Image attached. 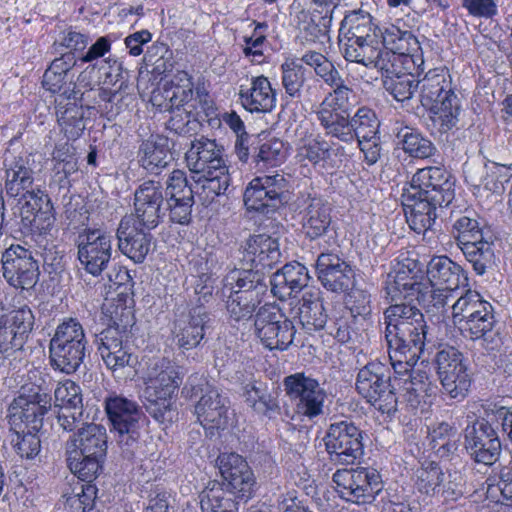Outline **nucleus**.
I'll use <instances>...</instances> for the list:
<instances>
[{"label": "nucleus", "mask_w": 512, "mask_h": 512, "mask_svg": "<svg viewBox=\"0 0 512 512\" xmlns=\"http://www.w3.org/2000/svg\"><path fill=\"white\" fill-rule=\"evenodd\" d=\"M269 227L271 233L250 234L240 243L242 267H234L222 280L226 309L230 318L236 322L253 318L268 293L267 276L281 261L279 235L284 226L281 222L263 224V229Z\"/></svg>", "instance_id": "nucleus-1"}, {"label": "nucleus", "mask_w": 512, "mask_h": 512, "mask_svg": "<svg viewBox=\"0 0 512 512\" xmlns=\"http://www.w3.org/2000/svg\"><path fill=\"white\" fill-rule=\"evenodd\" d=\"M384 336L392 364L394 381L411 384L418 361L429 363L435 343L429 338V326L421 309L396 306L384 313Z\"/></svg>", "instance_id": "nucleus-2"}, {"label": "nucleus", "mask_w": 512, "mask_h": 512, "mask_svg": "<svg viewBox=\"0 0 512 512\" xmlns=\"http://www.w3.org/2000/svg\"><path fill=\"white\" fill-rule=\"evenodd\" d=\"M50 390L35 383L23 385L10 405V426L15 434L12 439L16 454L32 463L40 461L42 449L39 432L44 416L51 410Z\"/></svg>", "instance_id": "nucleus-3"}, {"label": "nucleus", "mask_w": 512, "mask_h": 512, "mask_svg": "<svg viewBox=\"0 0 512 512\" xmlns=\"http://www.w3.org/2000/svg\"><path fill=\"white\" fill-rule=\"evenodd\" d=\"M5 189L10 197H17L20 218L24 229L39 235L47 234L54 227L55 212L49 195L41 189H33V170L23 156L5 158Z\"/></svg>", "instance_id": "nucleus-4"}, {"label": "nucleus", "mask_w": 512, "mask_h": 512, "mask_svg": "<svg viewBox=\"0 0 512 512\" xmlns=\"http://www.w3.org/2000/svg\"><path fill=\"white\" fill-rule=\"evenodd\" d=\"M453 323L465 337L480 340L488 352H500L505 335L493 305L478 292L468 290L452 306Z\"/></svg>", "instance_id": "nucleus-5"}, {"label": "nucleus", "mask_w": 512, "mask_h": 512, "mask_svg": "<svg viewBox=\"0 0 512 512\" xmlns=\"http://www.w3.org/2000/svg\"><path fill=\"white\" fill-rule=\"evenodd\" d=\"M381 29L372 15L359 8L347 11L340 23L339 48L348 62L361 64L366 68L380 66L384 50L381 47Z\"/></svg>", "instance_id": "nucleus-6"}, {"label": "nucleus", "mask_w": 512, "mask_h": 512, "mask_svg": "<svg viewBox=\"0 0 512 512\" xmlns=\"http://www.w3.org/2000/svg\"><path fill=\"white\" fill-rule=\"evenodd\" d=\"M183 369L162 358L148 367L144 377L143 404L159 424L170 426L178 418L175 399L183 382Z\"/></svg>", "instance_id": "nucleus-7"}, {"label": "nucleus", "mask_w": 512, "mask_h": 512, "mask_svg": "<svg viewBox=\"0 0 512 512\" xmlns=\"http://www.w3.org/2000/svg\"><path fill=\"white\" fill-rule=\"evenodd\" d=\"M104 408L124 459L136 463L146 458L145 441L141 430L147 422L141 407L122 395H110L104 400Z\"/></svg>", "instance_id": "nucleus-8"}, {"label": "nucleus", "mask_w": 512, "mask_h": 512, "mask_svg": "<svg viewBox=\"0 0 512 512\" xmlns=\"http://www.w3.org/2000/svg\"><path fill=\"white\" fill-rule=\"evenodd\" d=\"M185 161L208 197L229 195L231 177L224 159V147L215 139L201 136L192 140Z\"/></svg>", "instance_id": "nucleus-9"}, {"label": "nucleus", "mask_w": 512, "mask_h": 512, "mask_svg": "<svg viewBox=\"0 0 512 512\" xmlns=\"http://www.w3.org/2000/svg\"><path fill=\"white\" fill-rule=\"evenodd\" d=\"M72 437L75 449L68 457L70 470L81 480L95 479L102 470L107 454L106 428L87 423Z\"/></svg>", "instance_id": "nucleus-10"}, {"label": "nucleus", "mask_w": 512, "mask_h": 512, "mask_svg": "<svg viewBox=\"0 0 512 512\" xmlns=\"http://www.w3.org/2000/svg\"><path fill=\"white\" fill-rule=\"evenodd\" d=\"M421 105H433L438 95L444 93V102L435 104L436 113L442 118V133L455 128L461 113V101L452 87L449 70L437 67L426 72L417 80Z\"/></svg>", "instance_id": "nucleus-11"}, {"label": "nucleus", "mask_w": 512, "mask_h": 512, "mask_svg": "<svg viewBox=\"0 0 512 512\" xmlns=\"http://www.w3.org/2000/svg\"><path fill=\"white\" fill-rule=\"evenodd\" d=\"M367 433L351 419L329 424L323 442L330 463L335 466H352L360 463L365 454Z\"/></svg>", "instance_id": "nucleus-12"}, {"label": "nucleus", "mask_w": 512, "mask_h": 512, "mask_svg": "<svg viewBox=\"0 0 512 512\" xmlns=\"http://www.w3.org/2000/svg\"><path fill=\"white\" fill-rule=\"evenodd\" d=\"M441 393L455 402L463 401L469 394L473 378L467 358L457 348L439 346L431 356Z\"/></svg>", "instance_id": "nucleus-13"}, {"label": "nucleus", "mask_w": 512, "mask_h": 512, "mask_svg": "<svg viewBox=\"0 0 512 512\" xmlns=\"http://www.w3.org/2000/svg\"><path fill=\"white\" fill-rule=\"evenodd\" d=\"M289 183L281 173L254 177L243 193L248 212L265 216L270 224L278 222L274 215L289 201Z\"/></svg>", "instance_id": "nucleus-14"}, {"label": "nucleus", "mask_w": 512, "mask_h": 512, "mask_svg": "<svg viewBox=\"0 0 512 512\" xmlns=\"http://www.w3.org/2000/svg\"><path fill=\"white\" fill-rule=\"evenodd\" d=\"M356 390L382 414L393 418L398 411L396 388L391 370L381 362H368L357 374Z\"/></svg>", "instance_id": "nucleus-15"}, {"label": "nucleus", "mask_w": 512, "mask_h": 512, "mask_svg": "<svg viewBox=\"0 0 512 512\" xmlns=\"http://www.w3.org/2000/svg\"><path fill=\"white\" fill-rule=\"evenodd\" d=\"M332 481L339 498L357 505L372 504L384 488L380 472L373 467L337 469Z\"/></svg>", "instance_id": "nucleus-16"}, {"label": "nucleus", "mask_w": 512, "mask_h": 512, "mask_svg": "<svg viewBox=\"0 0 512 512\" xmlns=\"http://www.w3.org/2000/svg\"><path fill=\"white\" fill-rule=\"evenodd\" d=\"M286 396L294 404V413L301 419L314 420L323 415L327 392L319 381L304 372L283 379Z\"/></svg>", "instance_id": "nucleus-17"}, {"label": "nucleus", "mask_w": 512, "mask_h": 512, "mask_svg": "<svg viewBox=\"0 0 512 512\" xmlns=\"http://www.w3.org/2000/svg\"><path fill=\"white\" fill-rule=\"evenodd\" d=\"M255 329L262 344L269 350H287L294 341L296 328L279 305L266 303L257 307Z\"/></svg>", "instance_id": "nucleus-18"}, {"label": "nucleus", "mask_w": 512, "mask_h": 512, "mask_svg": "<svg viewBox=\"0 0 512 512\" xmlns=\"http://www.w3.org/2000/svg\"><path fill=\"white\" fill-rule=\"evenodd\" d=\"M463 445L469 459L484 466L495 464L502 451L498 431L483 411L464 429Z\"/></svg>", "instance_id": "nucleus-19"}, {"label": "nucleus", "mask_w": 512, "mask_h": 512, "mask_svg": "<svg viewBox=\"0 0 512 512\" xmlns=\"http://www.w3.org/2000/svg\"><path fill=\"white\" fill-rule=\"evenodd\" d=\"M36 253L20 244H12L1 255V271L9 286L30 290L39 281L40 261Z\"/></svg>", "instance_id": "nucleus-20"}, {"label": "nucleus", "mask_w": 512, "mask_h": 512, "mask_svg": "<svg viewBox=\"0 0 512 512\" xmlns=\"http://www.w3.org/2000/svg\"><path fill=\"white\" fill-rule=\"evenodd\" d=\"M216 464L223 478L224 491L236 503H247L257 490V481L247 461L238 453H220Z\"/></svg>", "instance_id": "nucleus-21"}, {"label": "nucleus", "mask_w": 512, "mask_h": 512, "mask_svg": "<svg viewBox=\"0 0 512 512\" xmlns=\"http://www.w3.org/2000/svg\"><path fill=\"white\" fill-rule=\"evenodd\" d=\"M179 81L183 82V84L171 81L164 84L162 89L154 91L156 103L164 109L186 105L195 111L206 113V116L211 115L215 105L206 88L204 86H197L194 91L191 77L186 72L180 73Z\"/></svg>", "instance_id": "nucleus-22"}, {"label": "nucleus", "mask_w": 512, "mask_h": 512, "mask_svg": "<svg viewBox=\"0 0 512 512\" xmlns=\"http://www.w3.org/2000/svg\"><path fill=\"white\" fill-rule=\"evenodd\" d=\"M112 235L101 228L85 227L78 235V260L83 269L98 277L108 267L112 257Z\"/></svg>", "instance_id": "nucleus-23"}, {"label": "nucleus", "mask_w": 512, "mask_h": 512, "mask_svg": "<svg viewBox=\"0 0 512 512\" xmlns=\"http://www.w3.org/2000/svg\"><path fill=\"white\" fill-rule=\"evenodd\" d=\"M400 24L401 21L398 20L397 24H390L383 29L381 47L392 52L393 61L398 60L403 65H412L419 77L425 69L421 43L411 29L404 28L405 22L403 26Z\"/></svg>", "instance_id": "nucleus-24"}, {"label": "nucleus", "mask_w": 512, "mask_h": 512, "mask_svg": "<svg viewBox=\"0 0 512 512\" xmlns=\"http://www.w3.org/2000/svg\"><path fill=\"white\" fill-rule=\"evenodd\" d=\"M213 318L203 305L189 309L187 314L179 315L172 329L173 341L182 353L202 347L206 342V335L212 329Z\"/></svg>", "instance_id": "nucleus-25"}, {"label": "nucleus", "mask_w": 512, "mask_h": 512, "mask_svg": "<svg viewBox=\"0 0 512 512\" xmlns=\"http://www.w3.org/2000/svg\"><path fill=\"white\" fill-rule=\"evenodd\" d=\"M194 413L209 437L232 425L235 415L229 397L215 387H209L202 394L195 404Z\"/></svg>", "instance_id": "nucleus-26"}, {"label": "nucleus", "mask_w": 512, "mask_h": 512, "mask_svg": "<svg viewBox=\"0 0 512 512\" xmlns=\"http://www.w3.org/2000/svg\"><path fill=\"white\" fill-rule=\"evenodd\" d=\"M423 279V270L417 260L406 259V262L400 264L393 280L386 283V298L390 305L383 314L396 306L420 309L413 304V297L423 287Z\"/></svg>", "instance_id": "nucleus-27"}, {"label": "nucleus", "mask_w": 512, "mask_h": 512, "mask_svg": "<svg viewBox=\"0 0 512 512\" xmlns=\"http://www.w3.org/2000/svg\"><path fill=\"white\" fill-rule=\"evenodd\" d=\"M195 204L192 187L188 185L185 172L174 170L168 177L165 187V208L169 221L187 226L192 221V208Z\"/></svg>", "instance_id": "nucleus-28"}, {"label": "nucleus", "mask_w": 512, "mask_h": 512, "mask_svg": "<svg viewBox=\"0 0 512 512\" xmlns=\"http://www.w3.org/2000/svg\"><path fill=\"white\" fill-rule=\"evenodd\" d=\"M455 184L456 178L443 165L420 168L410 181L412 189L427 191L439 206H448L454 200Z\"/></svg>", "instance_id": "nucleus-29"}, {"label": "nucleus", "mask_w": 512, "mask_h": 512, "mask_svg": "<svg viewBox=\"0 0 512 512\" xmlns=\"http://www.w3.org/2000/svg\"><path fill=\"white\" fill-rule=\"evenodd\" d=\"M428 195L427 191L420 192L409 187L403 194V206L409 227L415 233L422 234L423 240L430 241L428 234H434L433 225L437 219V208L440 206Z\"/></svg>", "instance_id": "nucleus-30"}, {"label": "nucleus", "mask_w": 512, "mask_h": 512, "mask_svg": "<svg viewBox=\"0 0 512 512\" xmlns=\"http://www.w3.org/2000/svg\"><path fill=\"white\" fill-rule=\"evenodd\" d=\"M76 65L73 54H60L46 68L42 77V87L55 95L54 103L61 104L63 101H71L77 92L73 86L74 74L72 72Z\"/></svg>", "instance_id": "nucleus-31"}, {"label": "nucleus", "mask_w": 512, "mask_h": 512, "mask_svg": "<svg viewBox=\"0 0 512 512\" xmlns=\"http://www.w3.org/2000/svg\"><path fill=\"white\" fill-rule=\"evenodd\" d=\"M302 233L310 241H319L324 249L337 245V226L332 221L330 208L321 200L314 199L305 209Z\"/></svg>", "instance_id": "nucleus-32"}, {"label": "nucleus", "mask_w": 512, "mask_h": 512, "mask_svg": "<svg viewBox=\"0 0 512 512\" xmlns=\"http://www.w3.org/2000/svg\"><path fill=\"white\" fill-rule=\"evenodd\" d=\"M315 268L319 282L327 291L340 294L350 289L353 269L339 254L324 249L317 257Z\"/></svg>", "instance_id": "nucleus-33"}, {"label": "nucleus", "mask_w": 512, "mask_h": 512, "mask_svg": "<svg viewBox=\"0 0 512 512\" xmlns=\"http://www.w3.org/2000/svg\"><path fill=\"white\" fill-rule=\"evenodd\" d=\"M165 202V188L159 181L147 180L134 192L135 219L133 221L147 228H156L165 215L162 208Z\"/></svg>", "instance_id": "nucleus-34"}, {"label": "nucleus", "mask_w": 512, "mask_h": 512, "mask_svg": "<svg viewBox=\"0 0 512 512\" xmlns=\"http://www.w3.org/2000/svg\"><path fill=\"white\" fill-rule=\"evenodd\" d=\"M152 229L133 221V218H123L116 231L119 250L134 263H143L152 250Z\"/></svg>", "instance_id": "nucleus-35"}, {"label": "nucleus", "mask_w": 512, "mask_h": 512, "mask_svg": "<svg viewBox=\"0 0 512 512\" xmlns=\"http://www.w3.org/2000/svg\"><path fill=\"white\" fill-rule=\"evenodd\" d=\"M94 343L107 369L116 373L125 367L134 368L138 357L132 351L130 340L118 337V332L104 329L96 334Z\"/></svg>", "instance_id": "nucleus-36"}, {"label": "nucleus", "mask_w": 512, "mask_h": 512, "mask_svg": "<svg viewBox=\"0 0 512 512\" xmlns=\"http://www.w3.org/2000/svg\"><path fill=\"white\" fill-rule=\"evenodd\" d=\"M99 64H88L77 76L76 81L73 79V86L76 87L77 94L74 98L75 100L86 101L85 95L88 92L94 91L95 86L101 83L102 77L99 76L103 71L104 79L103 83L106 85L115 86L118 82H120L119 89H122L124 80H123V69L122 64L118 61L116 57L108 56Z\"/></svg>", "instance_id": "nucleus-37"}, {"label": "nucleus", "mask_w": 512, "mask_h": 512, "mask_svg": "<svg viewBox=\"0 0 512 512\" xmlns=\"http://www.w3.org/2000/svg\"><path fill=\"white\" fill-rule=\"evenodd\" d=\"M426 278L430 286L449 291L468 286V273L447 255H433L426 265Z\"/></svg>", "instance_id": "nucleus-38"}, {"label": "nucleus", "mask_w": 512, "mask_h": 512, "mask_svg": "<svg viewBox=\"0 0 512 512\" xmlns=\"http://www.w3.org/2000/svg\"><path fill=\"white\" fill-rule=\"evenodd\" d=\"M169 137L163 134H151L143 139L136 152V161L146 173L160 175L168 167L172 158Z\"/></svg>", "instance_id": "nucleus-39"}, {"label": "nucleus", "mask_w": 512, "mask_h": 512, "mask_svg": "<svg viewBox=\"0 0 512 512\" xmlns=\"http://www.w3.org/2000/svg\"><path fill=\"white\" fill-rule=\"evenodd\" d=\"M393 134L394 150L398 158H400V152L412 160H431L439 154L434 142L417 128L395 126Z\"/></svg>", "instance_id": "nucleus-40"}, {"label": "nucleus", "mask_w": 512, "mask_h": 512, "mask_svg": "<svg viewBox=\"0 0 512 512\" xmlns=\"http://www.w3.org/2000/svg\"><path fill=\"white\" fill-rule=\"evenodd\" d=\"M309 280L308 269L297 261L286 263L270 277L267 276L268 288L280 300H286L302 291L308 286Z\"/></svg>", "instance_id": "nucleus-41"}, {"label": "nucleus", "mask_w": 512, "mask_h": 512, "mask_svg": "<svg viewBox=\"0 0 512 512\" xmlns=\"http://www.w3.org/2000/svg\"><path fill=\"white\" fill-rule=\"evenodd\" d=\"M239 100L242 107L250 113L271 112L277 103V92L264 75L253 76L250 85H240Z\"/></svg>", "instance_id": "nucleus-42"}, {"label": "nucleus", "mask_w": 512, "mask_h": 512, "mask_svg": "<svg viewBox=\"0 0 512 512\" xmlns=\"http://www.w3.org/2000/svg\"><path fill=\"white\" fill-rule=\"evenodd\" d=\"M391 60L387 62L382 58L379 63L380 66H372L380 70L382 76V84L384 89L393 96L398 102H404L410 100L418 89L417 80L414 79L412 65H404L403 69L405 72L397 71L394 64H389Z\"/></svg>", "instance_id": "nucleus-43"}, {"label": "nucleus", "mask_w": 512, "mask_h": 512, "mask_svg": "<svg viewBox=\"0 0 512 512\" xmlns=\"http://www.w3.org/2000/svg\"><path fill=\"white\" fill-rule=\"evenodd\" d=\"M332 20L333 10L321 15L317 11L301 9L293 18L298 30L297 37L303 44L323 43V39L328 37Z\"/></svg>", "instance_id": "nucleus-44"}, {"label": "nucleus", "mask_w": 512, "mask_h": 512, "mask_svg": "<svg viewBox=\"0 0 512 512\" xmlns=\"http://www.w3.org/2000/svg\"><path fill=\"white\" fill-rule=\"evenodd\" d=\"M324 135L330 139H336L345 144L353 143V127L348 110H335L328 107V98H325L316 111Z\"/></svg>", "instance_id": "nucleus-45"}, {"label": "nucleus", "mask_w": 512, "mask_h": 512, "mask_svg": "<svg viewBox=\"0 0 512 512\" xmlns=\"http://www.w3.org/2000/svg\"><path fill=\"white\" fill-rule=\"evenodd\" d=\"M439 388L427 371L411 375V384L407 388L405 400L407 406L416 414H427L436 401Z\"/></svg>", "instance_id": "nucleus-46"}, {"label": "nucleus", "mask_w": 512, "mask_h": 512, "mask_svg": "<svg viewBox=\"0 0 512 512\" xmlns=\"http://www.w3.org/2000/svg\"><path fill=\"white\" fill-rule=\"evenodd\" d=\"M458 249L477 276H484L497 270L500 260L495 252L493 235Z\"/></svg>", "instance_id": "nucleus-47"}, {"label": "nucleus", "mask_w": 512, "mask_h": 512, "mask_svg": "<svg viewBox=\"0 0 512 512\" xmlns=\"http://www.w3.org/2000/svg\"><path fill=\"white\" fill-rule=\"evenodd\" d=\"M57 121L68 140L78 139L86 129V110L91 106L87 101L72 99L61 104L54 103Z\"/></svg>", "instance_id": "nucleus-48"}, {"label": "nucleus", "mask_w": 512, "mask_h": 512, "mask_svg": "<svg viewBox=\"0 0 512 512\" xmlns=\"http://www.w3.org/2000/svg\"><path fill=\"white\" fill-rule=\"evenodd\" d=\"M297 317L301 328L309 335L324 331L330 313L324 307L320 292H305L298 307Z\"/></svg>", "instance_id": "nucleus-49"}, {"label": "nucleus", "mask_w": 512, "mask_h": 512, "mask_svg": "<svg viewBox=\"0 0 512 512\" xmlns=\"http://www.w3.org/2000/svg\"><path fill=\"white\" fill-rule=\"evenodd\" d=\"M451 236L457 248L468 245L473 241L484 240L492 236L485 221L473 210H466L457 216L451 226Z\"/></svg>", "instance_id": "nucleus-50"}, {"label": "nucleus", "mask_w": 512, "mask_h": 512, "mask_svg": "<svg viewBox=\"0 0 512 512\" xmlns=\"http://www.w3.org/2000/svg\"><path fill=\"white\" fill-rule=\"evenodd\" d=\"M153 106L159 112H169L171 116L166 122V128L179 136H192L198 132L201 127V112L195 111L186 105L173 106L164 109L154 100V93L151 98Z\"/></svg>", "instance_id": "nucleus-51"}, {"label": "nucleus", "mask_w": 512, "mask_h": 512, "mask_svg": "<svg viewBox=\"0 0 512 512\" xmlns=\"http://www.w3.org/2000/svg\"><path fill=\"white\" fill-rule=\"evenodd\" d=\"M357 319L344 309H334L324 329L325 334L333 337L337 342L346 344L355 342L360 336Z\"/></svg>", "instance_id": "nucleus-52"}, {"label": "nucleus", "mask_w": 512, "mask_h": 512, "mask_svg": "<svg viewBox=\"0 0 512 512\" xmlns=\"http://www.w3.org/2000/svg\"><path fill=\"white\" fill-rule=\"evenodd\" d=\"M87 339L84 328L78 319L69 317L63 319L55 329L50 339L52 347L68 346L78 349H87Z\"/></svg>", "instance_id": "nucleus-53"}, {"label": "nucleus", "mask_w": 512, "mask_h": 512, "mask_svg": "<svg viewBox=\"0 0 512 512\" xmlns=\"http://www.w3.org/2000/svg\"><path fill=\"white\" fill-rule=\"evenodd\" d=\"M87 349L68 346L52 347L49 344V360L54 370L67 375L75 373L84 362Z\"/></svg>", "instance_id": "nucleus-54"}, {"label": "nucleus", "mask_w": 512, "mask_h": 512, "mask_svg": "<svg viewBox=\"0 0 512 512\" xmlns=\"http://www.w3.org/2000/svg\"><path fill=\"white\" fill-rule=\"evenodd\" d=\"M351 132L353 134V143L359 140L370 141L379 136L380 121L376 112L367 107H359L353 116L350 115Z\"/></svg>", "instance_id": "nucleus-55"}, {"label": "nucleus", "mask_w": 512, "mask_h": 512, "mask_svg": "<svg viewBox=\"0 0 512 512\" xmlns=\"http://www.w3.org/2000/svg\"><path fill=\"white\" fill-rule=\"evenodd\" d=\"M482 410L496 430L500 428L512 444V400L487 401L482 404Z\"/></svg>", "instance_id": "nucleus-56"}, {"label": "nucleus", "mask_w": 512, "mask_h": 512, "mask_svg": "<svg viewBox=\"0 0 512 512\" xmlns=\"http://www.w3.org/2000/svg\"><path fill=\"white\" fill-rule=\"evenodd\" d=\"M415 485L421 494L436 497L439 493L441 481H443L444 470L435 461H425L415 472Z\"/></svg>", "instance_id": "nucleus-57"}, {"label": "nucleus", "mask_w": 512, "mask_h": 512, "mask_svg": "<svg viewBox=\"0 0 512 512\" xmlns=\"http://www.w3.org/2000/svg\"><path fill=\"white\" fill-rule=\"evenodd\" d=\"M0 320L4 322V325H8V328H12L14 330L15 341L21 339V341H24L25 343L27 342L35 323L34 314L27 305L13 309L6 314H1Z\"/></svg>", "instance_id": "nucleus-58"}, {"label": "nucleus", "mask_w": 512, "mask_h": 512, "mask_svg": "<svg viewBox=\"0 0 512 512\" xmlns=\"http://www.w3.org/2000/svg\"><path fill=\"white\" fill-rule=\"evenodd\" d=\"M305 82V68L302 64L291 61L281 65V83L286 97L300 101L303 97Z\"/></svg>", "instance_id": "nucleus-59"}, {"label": "nucleus", "mask_w": 512, "mask_h": 512, "mask_svg": "<svg viewBox=\"0 0 512 512\" xmlns=\"http://www.w3.org/2000/svg\"><path fill=\"white\" fill-rule=\"evenodd\" d=\"M54 407L57 410L84 413L81 387L72 380H65L54 391Z\"/></svg>", "instance_id": "nucleus-60"}, {"label": "nucleus", "mask_w": 512, "mask_h": 512, "mask_svg": "<svg viewBox=\"0 0 512 512\" xmlns=\"http://www.w3.org/2000/svg\"><path fill=\"white\" fill-rule=\"evenodd\" d=\"M448 289L443 287H432L424 283L413 297V304L421 306L427 313L437 314L444 311L448 300Z\"/></svg>", "instance_id": "nucleus-61"}, {"label": "nucleus", "mask_w": 512, "mask_h": 512, "mask_svg": "<svg viewBox=\"0 0 512 512\" xmlns=\"http://www.w3.org/2000/svg\"><path fill=\"white\" fill-rule=\"evenodd\" d=\"M92 480H83L86 483L81 485V491L67 498L66 507L69 512H100L97 505L98 489Z\"/></svg>", "instance_id": "nucleus-62"}, {"label": "nucleus", "mask_w": 512, "mask_h": 512, "mask_svg": "<svg viewBox=\"0 0 512 512\" xmlns=\"http://www.w3.org/2000/svg\"><path fill=\"white\" fill-rule=\"evenodd\" d=\"M253 160L264 167L276 166L286 157L284 142L278 138L270 139L257 147H253Z\"/></svg>", "instance_id": "nucleus-63"}, {"label": "nucleus", "mask_w": 512, "mask_h": 512, "mask_svg": "<svg viewBox=\"0 0 512 512\" xmlns=\"http://www.w3.org/2000/svg\"><path fill=\"white\" fill-rule=\"evenodd\" d=\"M271 512H306L309 510L294 489L279 491L269 499Z\"/></svg>", "instance_id": "nucleus-64"}]
</instances>
